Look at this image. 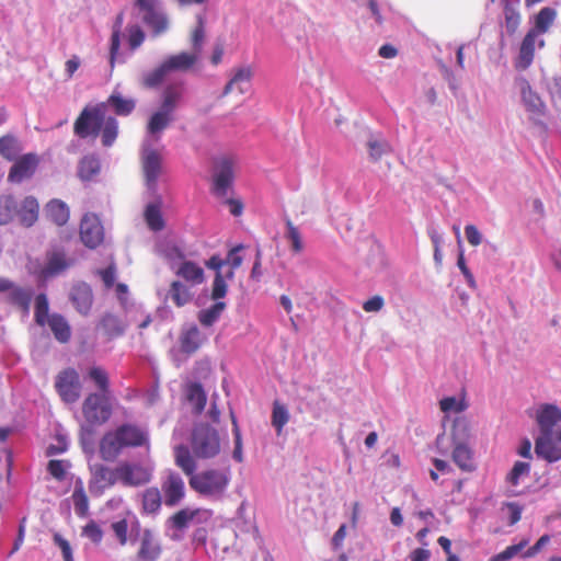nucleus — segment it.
<instances>
[{"mask_svg":"<svg viewBox=\"0 0 561 561\" xmlns=\"http://www.w3.org/2000/svg\"><path fill=\"white\" fill-rule=\"evenodd\" d=\"M287 231L285 239L290 243V250L294 254H299L304 251V241L301 233L297 226L294 225L290 218L285 219Z\"/></svg>","mask_w":561,"mask_h":561,"instance_id":"nucleus-44","label":"nucleus"},{"mask_svg":"<svg viewBox=\"0 0 561 561\" xmlns=\"http://www.w3.org/2000/svg\"><path fill=\"white\" fill-rule=\"evenodd\" d=\"M182 262L174 270L178 277L185 280L191 286L199 285L205 280L204 270L197 263L184 260V254L178 255Z\"/></svg>","mask_w":561,"mask_h":561,"instance_id":"nucleus-21","label":"nucleus"},{"mask_svg":"<svg viewBox=\"0 0 561 561\" xmlns=\"http://www.w3.org/2000/svg\"><path fill=\"white\" fill-rule=\"evenodd\" d=\"M123 24V13H119L115 20L113 25V31L111 35V44H110V65L113 69L115 66V61L118 55L119 46H121V31Z\"/></svg>","mask_w":561,"mask_h":561,"instance_id":"nucleus-45","label":"nucleus"},{"mask_svg":"<svg viewBox=\"0 0 561 561\" xmlns=\"http://www.w3.org/2000/svg\"><path fill=\"white\" fill-rule=\"evenodd\" d=\"M243 249L242 244L236 245L232 248L226 260V264L230 265V270L226 273V278L232 279L234 276V270L239 268L243 262V259L241 255H239V252Z\"/></svg>","mask_w":561,"mask_h":561,"instance_id":"nucleus-58","label":"nucleus"},{"mask_svg":"<svg viewBox=\"0 0 561 561\" xmlns=\"http://www.w3.org/2000/svg\"><path fill=\"white\" fill-rule=\"evenodd\" d=\"M231 423H232V433L234 436V449L232 453V457L236 461L242 462L243 460V454H242V437H241V431L238 425L237 417L234 413L230 412Z\"/></svg>","mask_w":561,"mask_h":561,"instance_id":"nucleus-57","label":"nucleus"},{"mask_svg":"<svg viewBox=\"0 0 561 561\" xmlns=\"http://www.w3.org/2000/svg\"><path fill=\"white\" fill-rule=\"evenodd\" d=\"M70 466L71 465L68 460L51 459L47 463V471L55 480L64 481Z\"/></svg>","mask_w":561,"mask_h":561,"instance_id":"nucleus-54","label":"nucleus"},{"mask_svg":"<svg viewBox=\"0 0 561 561\" xmlns=\"http://www.w3.org/2000/svg\"><path fill=\"white\" fill-rule=\"evenodd\" d=\"M202 345V336L198 328L192 325L182 331L180 335L181 351L187 355L195 353Z\"/></svg>","mask_w":561,"mask_h":561,"instance_id":"nucleus-32","label":"nucleus"},{"mask_svg":"<svg viewBox=\"0 0 561 561\" xmlns=\"http://www.w3.org/2000/svg\"><path fill=\"white\" fill-rule=\"evenodd\" d=\"M554 432L550 434H539L535 439V453L539 458L548 462L561 460V444L553 437Z\"/></svg>","mask_w":561,"mask_h":561,"instance_id":"nucleus-19","label":"nucleus"},{"mask_svg":"<svg viewBox=\"0 0 561 561\" xmlns=\"http://www.w3.org/2000/svg\"><path fill=\"white\" fill-rule=\"evenodd\" d=\"M169 295L176 307H183L192 300L190 288L180 280H173L170 285Z\"/></svg>","mask_w":561,"mask_h":561,"instance_id":"nucleus-43","label":"nucleus"},{"mask_svg":"<svg viewBox=\"0 0 561 561\" xmlns=\"http://www.w3.org/2000/svg\"><path fill=\"white\" fill-rule=\"evenodd\" d=\"M100 171L99 160L94 157H84L79 164V176L89 181L95 176Z\"/></svg>","mask_w":561,"mask_h":561,"instance_id":"nucleus-50","label":"nucleus"},{"mask_svg":"<svg viewBox=\"0 0 561 561\" xmlns=\"http://www.w3.org/2000/svg\"><path fill=\"white\" fill-rule=\"evenodd\" d=\"M185 84L182 81L165 85L161 94V107L174 114L185 95Z\"/></svg>","mask_w":561,"mask_h":561,"instance_id":"nucleus-25","label":"nucleus"},{"mask_svg":"<svg viewBox=\"0 0 561 561\" xmlns=\"http://www.w3.org/2000/svg\"><path fill=\"white\" fill-rule=\"evenodd\" d=\"M70 300L78 312L84 316L88 314L93 305L91 287L85 283L73 285L70 291Z\"/></svg>","mask_w":561,"mask_h":561,"instance_id":"nucleus-22","label":"nucleus"},{"mask_svg":"<svg viewBox=\"0 0 561 561\" xmlns=\"http://www.w3.org/2000/svg\"><path fill=\"white\" fill-rule=\"evenodd\" d=\"M14 215L19 216L21 224L31 227L35 224V198L27 196L18 208L11 195L0 196V225L9 224Z\"/></svg>","mask_w":561,"mask_h":561,"instance_id":"nucleus-6","label":"nucleus"},{"mask_svg":"<svg viewBox=\"0 0 561 561\" xmlns=\"http://www.w3.org/2000/svg\"><path fill=\"white\" fill-rule=\"evenodd\" d=\"M71 499L76 514L79 517H85L89 514V499L81 481L76 483Z\"/></svg>","mask_w":561,"mask_h":561,"instance_id":"nucleus-41","label":"nucleus"},{"mask_svg":"<svg viewBox=\"0 0 561 561\" xmlns=\"http://www.w3.org/2000/svg\"><path fill=\"white\" fill-rule=\"evenodd\" d=\"M111 528L121 546H125L128 540V522L126 518L112 523Z\"/></svg>","mask_w":561,"mask_h":561,"instance_id":"nucleus-62","label":"nucleus"},{"mask_svg":"<svg viewBox=\"0 0 561 561\" xmlns=\"http://www.w3.org/2000/svg\"><path fill=\"white\" fill-rule=\"evenodd\" d=\"M536 422L539 427V434L554 432V426L561 422V409L556 404H540L536 412Z\"/></svg>","mask_w":561,"mask_h":561,"instance_id":"nucleus-20","label":"nucleus"},{"mask_svg":"<svg viewBox=\"0 0 561 561\" xmlns=\"http://www.w3.org/2000/svg\"><path fill=\"white\" fill-rule=\"evenodd\" d=\"M453 461L466 472H471L476 469L473 461L472 450L468 447V444L454 445L453 449Z\"/></svg>","mask_w":561,"mask_h":561,"instance_id":"nucleus-35","label":"nucleus"},{"mask_svg":"<svg viewBox=\"0 0 561 561\" xmlns=\"http://www.w3.org/2000/svg\"><path fill=\"white\" fill-rule=\"evenodd\" d=\"M161 494L168 507L179 505L186 495V488L183 478L173 470H168L161 480Z\"/></svg>","mask_w":561,"mask_h":561,"instance_id":"nucleus-11","label":"nucleus"},{"mask_svg":"<svg viewBox=\"0 0 561 561\" xmlns=\"http://www.w3.org/2000/svg\"><path fill=\"white\" fill-rule=\"evenodd\" d=\"M289 421V413L287 408L279 403L278 401H275L273 403V411H272V425L275 427L277 434L279 435L284 428V426Z\"/></svg>","mask_w":561,"mask_h":561,"instance_id":"nucleus-49","label":"nucleus"},{"mask_svg":"<svg viewBox=\"0 0 561 561\" xmlns=\"http://www.w3.org/2000/svg\"><path fill=\"white\" fill-rule=\"evenodd\" d=\"M236 161L232 157L222 156L213 162L211 192L217 197H225L234 181Z\"/></svg>","mask_w":561,"mask_h":561,"instance_id":"nucleus-8","label":"nucleus"},{"mask_svg":"<svg viewBox=\"0 0 561 561\" xmlns=\"http://www.w3.org/2000/svg\"><path fill=\"white\" fill-rule=\"evenodd\" d=\"M23 151V145L12 134H7L0 137V157L7 161H13L20 158Z\"/></svg>","mask_w":561,"mask_h":561,"instance_id":"nucleus-30","label":"nucleus"},{"mask_svg":"<svg viewBox=\"0 0 561 561\" xmlns=\"http://www.w3.org/2000/svg\"><path fill=\"white\" fill-rule=\"evenodd\" d=\"M33 290L31 287H22L16 284L12 286L5 296L7 302L18 308L23 317L28 316Z\"/></svg>","mask_w":561,"mask_h":561,"instance_id":"nucleus-23","label":"nucleus"},{"mask_svg":"<svg viewBox=\"0 0 561 561\" xmlns=\"http://www.w3.org/2000/svg\"><path fill=\"white\" fill-rule=\"evenodd\" d=\"M451 439L454 445L468 444L470 438V423L465 416L454 420L451 426Z\"/></svg>","mask_w":561,"mask_h":561,"instance_id":"nucleus-38","label":"nucleus"},{"mask_svg":"<svg viewBox=\"0 0 561 561\" xmlns=\"http://www.w3.org/2000/svg\"><path fill=\"white\" fill-rule=\"evenodd\" d=\"M99 325L104 332V334L110 339L117 337L122 335L125 331V325L122 323L118 317L112 313L104 314L100 320Z\"/></svg>","mask_w":561,"mask_h":561,"instance_id":"nucleus-40","label":"nucleus"},{"mask_svg":"<svg viewBox=\"0 0 561 561\" xmlns=\"http://www.w3.org/2000/svg\"><path fill=\"white\" fill-rule=\"evenodd\" d=\"M105 114V103L84 107L73 124L75 134L80 138L96 137L101 134L102 145L111 147L118 135V122Z\"/></svg>","mask_w":561,"mask_h":561,"instance_id":"nucleus-1","label":"nucleus"},{"mask_svg":"<svg viewBox=\"0 0 561 561\" xmlns=\"http://www.w3.org/2000/svg\"><path fill=\"white\" fill-rule=\"evenodd\" d=\"M190 443L194 456L198 459H213L221 450V439L218 431L206 423L194 425Z\"/></svg>","mask_w":561,"mask_h":561,"instance_id":"nucleus-5","label":"nucleus"},{"mask_svg":"<svg viewBox=\"0 0 561 561\" xmlns=\"http://www.w3.org/2000/svg\"><path fill=\"white\" fill-rule=\"evenodd\" d=\"M518 87L520 89L523 103L526 111L529 113V117L535 122L541 121L546 113V105L541 101L540 96L533 91L529 82L524 78L518 80Z\"/></svg>","mask_w":561,"mask_h":561,"instance_id":"nucleus-17","label":"nucleus"},{"mask_svg":"<svg viewBox=\"0 0 561 561\" xmlns=\"http://www.w3.org/2000/svg\"><path fill=\"white\" fill-rule=\"evenodd\" d=\"M527 546H528V540L523 539L520 542H518L516 545H511V546L506 547L503 551L494 554L488 561H510L513 558L520 554Z\"/></svg>","mask_w":561,"mask_h":561,"instance_id":"nucleus-51","label":"nucleus"},{"mask_svg":"<svg viewBox=\"0 0 561 561\" xmlns=\"http://www.w3.org/2000/svg\"><path fill=\"white\" fill-rule=\"evenodd\" d=\"M205 38V22L202 15L197 16V25L192 32V45L194 48L193 53H196L199 56L202 50L203 42Z\"/></svg>","mask_w":561,"mask_h":561,"instance_id":"nucleus-60","label":"nucleus"},{"mask_svg":"<svg viewBox=\"0 0 561 561\" xmlns=\"http://www.w3.org/2000/svg\"><path fill=\"white\" fill-rule=\"evenodd\" d=\"M367 148L369 151V157L374 161H378L385 153L390 150L388 142L374 138L368 140Z\"/></svg>","mask_w":561,"mask_h":561,"instance_id":"nucleus-61","label":"nucleus"},{"mask_svg":"<svg viewBox=\"0 0 561 561\" xmlns=\"http://www.w3.org/2000/svg\"><path fill=\"white\" fill-rule=\"evenodd\" d=\"M37 325L47 327L60 343L70 340V325L62 316L48 312V301L44 294H37Z\"/></svg>","mask_w":561,"mask_h":561,"instance_id":"nucleus-7","label":"nucleus"},{"mask_svg":"<svg viewBox=\"0 0 561 561\" xmlns=\"http://www.w3.org/2000/svg\"><path fill=\"white\" fill-rule=\"evenodd\" d=\"M162 504V494L156 486L147 488L141 493V510L145 514H157Z\"/></svg>","mask_w":561,"mask_h":561,"instance_id":"nucleus-36","label":"nucleus"},{"mask_svg":"<svg viewBox=\"0 0 561 561\" xmlns=\"http://www.w3.org/2000/svg\"><path fill=\"white\" fill-rule=\"evenodd\" d=\"M527 546H528V540L523 539L520 542H518L516 545H511V546L506 547L503 551L494 554L488 561H510L513 558L520 554Z\"/></svg>","mask_w":561,"mask_h":561,"instance_id":"nucleus-53","label":"nucleus"},{"mask_svg":"<svg viewBox=\"0 0 561 561\" xmlns=\"http://www.w3.org/2000/svg\"><path fill=\"white\" fill-rule=\"evenodd\" d=\"M198 60L196 53L182 51L168 56L158 67L145 73L141 78L142 87L158 88L171 72H186Z\"/></svg>","mask_w":561,"mask_h":561,"instance_id":"nucleus-4","label":"nucleus"},{"mask_svg":"<svg viewBox=\"0 0 561 561\" xmlns=\"http://www.w3.org/2000/svg\"><path fill=\"white\" fill-rule=\"evenodd\" d=\"M530 473V463L524 462V461H516L512 468V470L508 472L506 477V481L517 486L519 484V479L522 477H526Z\"/></svg>","mask_w":561,"mask_h":561,"instance_id":"nucleus-56","label":"nucleus"},{"mask_svg":"<svg viewBox=\"0 0 561 561\" xmlns=\"http://www.w3.org/2000/svg\"><path fill=\"white\" fill-rule=\"evenodd\" d=\"M145 41V33L138 25L128 27V45L131 50L141 46Z\"/></svg>","mask_w":561,"mask_h":561,"instance_id":"nucleus-64","label":"nucleus"},{"mask_svg":"<svg viewBox=\"0 0 561 561\" xmlns=\"http://www.w3.org/2000/svg\"><path fill=\"white\" fill-rule=\"evenodd\" d=\"M75 263L72 257H69L61 247H51L45 254V264L37 273V277L43 280L53 278L60 275Z\"/></svg>","mask_w":561,"mask_h":561,"instance_id":"nucleus-10","label":"nucleus"},{"mask_svg":"<svg viewBox=\"0 0 561 561\" xmlns=\"http://www.w3.org/2000/svg\"><path fill=\"white\" fill-rule=\"evenodd\" d=\"M253 77V71L250 66L238 68L232 78L227 82V84L224 88L222 95L226 96L229 93L232 92L233 87L237 84L238 90L241 94L245 92V89H243L240 84L241 83H249Z\"/></svg>","mask_w":561,"mask_h":561,"instance_id":"nucleus-37","label":"nucleus"},{"mask_svg":"<svg viewBox=\"0 0 561 561\" xmlns=\"http://www.w3.org/2000/svg\"><path fill=\"white\" fill-rule=\"evenodd\" d=\"M518 0H503L504 26L508 35L516 33L520 24V13L517 10Z\"/></svg>","mask_w":561,"mask_h":561,"instance_id":"nucleus-33","label":"nucleus"},{"mask_svg":"<svg viewBox=\"0 0 561 561\" xmlns=\"http://www.w3.org/2000/svg\"><path fill=\"white\" fill-rule=\"evenodd\" d=\"M556 16L557 12L554 9L548 7L542 8L536 15L534 30L537 31V34L546 33L552 25Z\"/></svg>","mask_w":561,"mask_h":561,"instance_id":"nucleus-48","label":"nucleus"},{"mask_svg":"<svg viewBox=\"0 0 561 561\" xmlns=\"http://www.w3.org/2000/svg\"><path fill=\"white\" fill-rule=\"evenodd\" d=\"M174 463L179 467L188 479L196 473L197 462L193 451L186 445H178L174 447Z\"/></svg>","mask_w":561,"mask_h":561,"instance_id":"nucleus-28","label":"nucleus"},{"mask_svg":"<svg viewBox=\"0 0 561 561\" xmlns=\"http://www.w3.org/2000/svg\"><path fill=\"white\" fill-rule=\"evenodd\" d=\"M539 34L537 31L529 30L525 35L520 47L518 58L516 60V67L525 70L530 66L535 55V43Z\"/></svg>","mask_w":561,"mask_h":561,"instance_id":"nucleus-29","label":"nucleus"},{"mask_svg":"<svg viewBox=\"0 0 561 561\" xmlns=\"http://www.w3.org/2000/svg\"><path fill=\"white\" fill-rule=\"evenodd\" d=\"M55 386L65 402L72 403L79 399L80 381L79 375L75 369L68 368L59 373Z\"/></svg>","mask_w":561,"mask_h":561,"instance_id":"nucleus-14","label":"nucleus"},{"mask_svg":"<svg viewBox=\"0 0 561 561\" xmlns=\"http://www.w3.org/2000/svg\"><path fill=\"white\" fill-rule=\"evenodd\" d=\"M118 481L117 467L112 469L104 465H95L92 470L89 489L92 494H101L105 489Z\"/></svg>","mask_w":561,"mask_h":561,"instance_id":"nucleus-18","label":"nucleus"},{"mask_svg":"<svg viewBox=\"0 0 561 561\" xmlns=\"http://www.w3.org/2000/svg\"><path fill=\"white\" fill-rule=\"evenodd\" d=\"M145 220L147 226L152 231H161L164 228V220L161 213V205L159 203H153L147 205L145 209Z\"/></svg>","mask_w":561,"mask_h":561,"instance_id":"nucleus-42","label":"nucleus"},{"mask_svg":"<svg viewBox=\"0 0 561 561\" xmlns=\"http://www.w3.org/2000/svg\"><path fill=\"white\" fill-rule=\"evenodd\" d=\"M173 121L174 114L160 106L159 110L150 115L146 126L147 133L153 136L156 140H159L161 134Z\"/></svg>","mask_w":561,"mask_h":561,"instance_id":"nucleus-24","label":"nucleus"},{"mask_svg":"<svg viewBox=\"0 0 561 561\" xmlns=\"http://www.w3.org/2000/svg\"><path fill=\"white\" fill-rule=\"evenodd\" d=\"M118 481L127 486H138L151 480V472L138 463L122 462L117 466Z\"/></svg>","mask_w":561,"mask_h":561,"instance_id":"nucleus-16","label":"nucleus"},{"mask_svg":"<svg viewBox=\"0 0 561 561\" xmlns=\"http://www.w3.org/2000/svg\"><path fill=\"white\" fill-rule=\"evenodd\" d=\"M80 239L89 249H95L104 241V228L98 215L87 213L80 222Z\"/></svg>","mask_w":561,"mask_h":561,"instance_id":"nucleus-12","label":"nucleus"},{"mask_svg":"<svg viewBox=\"0 0 561 561\" xmlns=\"http://www.w3.org/2000/svg\"><path fill=\"white\" fill-rule=\"evenodd\" d=\"M225 308V302L217 301L211 307L203 309L198 312V321L204 327H210L219 319Z\"/></svg>","mask_w":561,"mask_h":561,"instance_id":"nucleus-47","label":"nucleus"},{"mask_svg":"<svg viewBox=\"0 0 561 561\" xmlns=\"http://www.w3.org/2000/svg\"><path fill=\"white\" fill-rule=\"evenodd\" d=\"M186 399L193 407V412L195 414H201L207 402V396L203 388V386L199 382H191L186 387Z\"/></svg>","mask_w":561,"mask_h":561,"instance_id":"nucleus-34","label":"nucleus"},{"mask_svg":"<svg viewBox=\"0 0 561 561\" xmlns=\"http://www.w3.org/2000/svg\"><path fill=\"white\" fill-rule=\"evenodd\" d=\"M162 553L161 545L156 540L151 529L142 531L140 546L137 552L138 559L142 561H157Z\"/></svg>","mask_w":561,"mask_h":561,"instance_id":"nucleus-26","label":"nucleus"},{"mask_svg":"<svg viewBox=\"0 0 561 561\" xmlns=\"http://www.w3.org/2000/svg\"><path fill=\"white\" fill-rule=\"evenodd\" d=\"M527 546H528V540L523 539L520 542H518L516 545H511V546L506 547L503 551L494 554L488 561H510L513 558L520 554Z\"/></svg>","mask_w":561,"mask_h":561,"instance_id":"nucleus-52","label":"nucleus"},{"mask_svg":"<svg viewBox=\"0 0 561 561\" xmlns=\"http://www.w3.org/2000/svg\"><path fill=\"white\" fill-rule=\"evenodd\" d=\"M142 20L152 28L154 35L164 33L169 26L167 16L159 10L144 14Z\"/></svg>","mask_w":561,"mask_h":561,"instance_id":"nucleus-46","label":"nucleus"},{"mask_svg":"<svg viewBox=\"0 0 561 561\" xmlns=\"http://www.w3.org/2000/svg\"><path fill=\"white\" fill-rule=\"evenodd\" d=\"M199 508H182L171 515L168 519V523L170 524L171 528L183 530L188 527V524L199 514Z\"/></svg>","mask_w":561,"mask_h":561,"instance_id":"nucleus-39","label":"nucleus"},{"mask_svg":"<svg viewBox=\"0 0 561 561\" xmlns=\"http://www.w3.org/2000/svg\"><path fill=\"white\" fill-rule=\"evenodd\" d=\"M82 413L91 424H103L112 415L110 394L90 393L83 404Z\"/></svg>","mask_w":561,"mask_h":561,"instance_id":"nucleus-9","label":"nucleus"},{"mask_svg":"<svg viewBox=\"0 0 561 561\" xmlns=\"http://www.w3.org/2000/svg\"><path fill=\"white\" fill-rule=\"evenodd\" d=\"M7 181L11 184H22L35 174V153L27 152L12 161Z\"/></svg>","mask_w":561,"mask_h":561,"instance_id":"nucleus-15","label":"nucleus"},{"mask_svg":"<svg viewBox=\"0 0 561 561\" xmlns=\"http://www.w3.org/2000/svg\"><path fill=\"white\" fill-rule=\"evenodd\" d=\"M44 217L49 222L62 227L70 218L69 206L61 199L54 198L45 205Z\"/></svg>","mask_w":561,"mask_h":561,"instance_id":"nucleus-27","label":"nucleus"},{"mask_svg":"<svg viewBox=\"0 0 561 561\" xmlns=\"http://www.w3.org/2000/svg\"><path fill=\"white\" fill-rule=\"evenodd\" d=\"M147 444L148 435L142 428L134 424H123L101 438L99 453L103 460L114 461L124 448Z\"/></svg>","mask_w":561,"mask_h":561,"instance_id":"nucleus-2","label":"nucleus"},{"mask_svg":"<svg viewBox=\"0 0 561 561\" xmlns=\"http://www.w3.org/2000/svg\"><path fill=\"white\" fill-rule=\"evenodd\" d=\"M104 103L105 108L110 106L117 116H128L136 108V100L121 93H112Z\"/></svg>","mask_w":561,"mask_h":561,"instance_id":"nucleus-31","label":"nucleus"},{"mask_svg":"<svg viewBox=\"0 0 561 561\" xmlns=\"http://www.w3.org/2000/svg\"><path fill=\"white\" fill-rule=\"evenodd\" d=\"M89 377L100 389V394H110V382L106 371L101 367H92L89 370Z\"/></svg>","mask_w":561,"mask_h":561,"instance_id":"nucleus-55","label":"nucleus"},{"mask_svg":"<svg viewBox=\"0 0 561 561\" xmlns=\"http://www.w3.org/2000/svg\"><path fill=\"white\" fill-rule=\"evenodd\" d=\"M141 168L147 187L156 191L158 179L162 172V157L152 148H144L141 153Z\"/></svg>","mask_w":561,"mask_h":561,"instance_id":"nucleus-13","label":"nucleus"},{"mask_svg":"<svg viewBox=\"0 0 561 561\" xmlns=\"http://www.w3.org/2000/svg\"><path fill=\"white\" fill-rule=\"evenodd\" d=\"M226 275L224 276L221 272L216 273L214 282H213V290L211 298L217 300L224 298L227 294V284H226Z\"/></svg>","mask_w":561,"mask_h":561,"instance_id":"nucleus-63","label":"nucleus"},{"mask_svg":"<svg viewBox=\"0 0 561 561\" xmlns=\"http://www.w3.org/2000/svg\"><path fill=\"white\" fill-rule=\"evenodd\" d=\"M231 481L229 467H209L196 472L188 479L190 488L197 494L209 499L222 497Z\"/></svg>","mask_w":561,"mask_h":561,"instance_id":"nucleus-3","label":"nucleus"},{"mask_svg":"<svg viewBox=\"0 0 561 561\" xmlns=\"http://www.w3.org/2000/svg\"><path fill=\"white\" fill-rule=\"evenodd\" d=\"M439 408L445 413H448V412L460 413L468 408V404L465 399L458 400L455 397H446L439 401Z\"/></svg>","mask_w":561,"mask_h":561,"instance_id":"nucleus-59","label":"nucleus"}]
</instances>
